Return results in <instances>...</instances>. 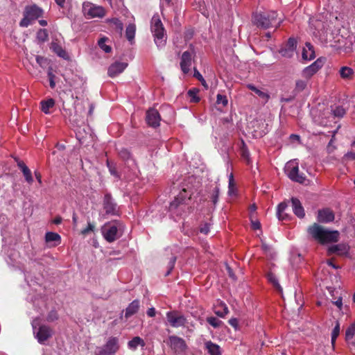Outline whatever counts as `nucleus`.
Listing matches in <instances>:
<instances>
[{"instance_id": "9", "label": "nucleus", "mask_w": 355, "mask_h": 355, "mask_svg": "<svg viewBox=\"0 0 355 355\" xmlns=\"http://www.w3.org/2000/svg\"><path fill=\"white\" fill-rule=\"evenodd\" d=\"M119 348L118 338H109L105 345L99 348L97 355H114Z\"/></svg>"}, {"instance_id": "40", "label": "nucleus", "mask_w": 355, "mask_h": 355, "mask_svg": "<svg viewBox=\"0 0 355 355\" xmlns=\"http://www.w3.org/2000/svg\"><path fill=\"white\" fill-rule=\"evenodd\" d=\"M207 321L214 328L220 327L223 324V322L215 317H208Z\"/></svg>"}, {"instance_id": "33", "label": "nucleus", "mask_w": 355, "mask_h": 355, "mask_svg": "<svg viewBox=\"0 0 355 355\" xmlns=\"http://www.w3.org/2000/svg\"><path fill=\"white\" fill-rule=\"evenodd\" d=\"M339 74L343 79H351L354 74V71L348 67H343L339 70Z\"/></svg>"}, {"instance_id": "2", "label": "nucleus", "mask_w": 355, "mask_h": 355, "mask_svg": "<svg viewBox=\"0 0 355 355\" xmlns=\"http://www.w3.org/2000/svg\"><path fill=\"white\" fill-rule=\"evenodd\" d=\"M309 235L321 244L336 242L338 240L339 232L336 230H329L318 223H314L308 228Z\"/></svg>"}, {"instance_id": "48", "label": "nucleus", "mask_w": 355, "mask_h": 355, "mask_svg": "<svg viewBox=\"0 0 355 355\" xmlns=\"http://www.w3.org/2000/svg\"><path fill=\"white\" fill-rule=\"evenodd\" d=\"M229 194L233 195L234 193V183L233 174L231 173L229 176Z\"/></svg>"}, {"instance_id": "17", "label": "nucleus", "mask_w": 355, "mask_h": 355, "mask_svg": "<svg viewBox=\"0 0 355 355\" xmlns=\"http://www.w3.org/2000/svg\"><path fill=\"white\" fill-rule=\"evenodd\" d=\"M146 119L150 126L156 128L159 125L160 116L158 111L154 108L147 111Z\"/></svg>"}, {"instance_id": "49", "label": "nucleus", "mask_w": 355, "mask_h": 355, "mask_svg": "<svg viewBox=\"0 0 355 355\" xmlns=\"http://www.w3.org/2000/svg\"><path fill=\"white\" fill-rule=\"evenodd\" d=\"M291 261L293 265L298 266L302 261V257L300 254H293Z\"/></svg>"}, {"instance_id": "10", "label": "nucleus", "mask_w": 355, "mask_h": 355, "mask_svg": "<svg viewBox=\"0 0 355 355\" xmlns=\"http://www.w3.org/2000/svg\"><path fill=\"white\" fill-rule=\"evenodd\" d=\"M166 315L167 322L173 327H184L186 324L185 317L178 311H168Z\"/></svg>"}, {"instance_id": "4", "label": "nucleus", "mask_w": 355, "mask_h": 355, "mask_svg": "<svg viewBox=\"0 0 355 355\" xmlns=\"http://www.w3.org/2000/svg\"><path fill=\"white\" fill-rule=\"evenodd\" d=\"M277 14L275 11H270L268 13H259L253 16L254 23L260 28L266 29L270 27H277L280 24V21L277 19Z\"/></svg>"}, {"instance_id": "29", "label": "nucleus", "mask_w": 355, "mask_h": 355, "mask_svg": "<svg viewBox=\"0 0 355 355\" xmlns=\"http://www.w3.org/2000/svg\"><path fill=\"white\" fill-rule=\"evenodd\" d=\"M139 308V302L138 300L132 301L125 309V315L129 318L133 314L136 313Z\"/></svg>"}, {"instance_id": "32", "label": "nucleus", "mask_w": 355, "mask_h": 355, "mask_svg": "<svg viewBox=\"0 0 355 355\" xmlns=\"http://www.w3.org/2000/svg\"><path fill=\"white\" fill-rule=\"evenodd\" d=\"M145 343L143 339L139 336L134 337L131 340L128 342V347L131 349H136L138 346H144Z\"/></svg>"}, {"instance_id": "57", "label": "nucleus", "mask_w": 355, "mask_h": 355, "mask_svg": "<svg viewBox=\"0 0 355 355\" xmlns=\"http://www.w3.org/2000/svg\"><path fill=\"white\" fill-rule=\"evenodd\" d=\"M175 261H176V258L175 257L171 258V259L169 262V270L167 272L166 275H168L171 272V270L173 268Z\"/></svg>"}, {"instance_id": "13", "label": "nucleus", "mask_w": 355, "mask_h": 355, "mask_svg": "<svg viewBox=\"0 0 355 355\" xmlns=\"http://www.w3.org/2000/svg\"><path fill=\"white\" fill-rule=\"evenodd\" d=\"M103 209L108 215H118L119 209L110 193H106L103 198Z\"/></svg>"}, {"instance_id": "54", "label": "nucleus", "mask_w": 355, "mask_h": 355, "mask_svg": "<svg viewBox=\"0 0 355 355\" xmlns=\"http://www.w3.org/2000/svg\"><path fill=\"white\" fill-rule=\"evenodd\" d=\"M210 230V223H205L200 228V232L204 234H207Z\"/></svg>"}, {"instance_id": "26", "label": "nucleus", "mask_w": 355, "mask_h": 355, "mask_svg": "<svg viewBox=\"0 0 355 355\" xmlns=\"http://www.w3.org/2000/svg\"><path fill=\"white\" fill-rule=\"evenodd\" d=\"M348 248L345 244L340 243L330 246L328 248L329 254H343L347 252Z\"/></svg>"}, {"instance_id": "15", "label": "nucleus", "mask_w": 355, "mask_h": 355, "mask_svg": "<svg viewBox=\"0 0 355 355\" xmlns=\"http://www.w3.org/2000/svg\"><path fill=\"white\" fill-rule=\"evenodd\" d=\"M128 67V63L123 62H115L107 69V75L110 78H114L121 73Z\"/></svg>"}, {"instance_id": "6", "label": "nucleus", "mask_w": 355, "mask_h": 355, "mask_svg": "<svg viewBox=\"0 0 355 355\" xmlns=\"http://www.w3.org/2000/svg\"><path fill=\"white\" fill-rule=\"evenodd\" d=\"M121 224L117 221L106 223L102 227L101 232L104 239L109 243L116 241L119 236V230Z\"/></svg>"}, {"instance_id": "60", "label": "nucleus", "mask_w": 355, "mask_h": 355, "mask_svg": "<svg viewBox=\"0 0 355 355\" xmlns=\"http://www.w3.org/2000/svg\"><path fill=\"white\" fill-rule=\"evenodd\" d=\"M261 247H262L263 250L266 253L270 252V250L272 249L270 245H269L265 243H262Z\"/></svg>"}, {"instance_id": "23", "label": "nucleus", "mask_w": 355, "mask_h": 355, "mask_svg": "<svg viewBox=\"0 0 355 355\" xmlns=\"http://www.w3.org/2000/svg\"><path fill=\"white\" fill-rule=\"evenodd\" d=\"M55 101L50 98L40 102L41 110L46 114H49L52 112V110L55 107Z\"/></svg>"}, {"instance_id": "50", "label": "nucleus", "mask_w": 355, "mask_h": 355, "mask_svg": "<svg viewBox=\"0 0 355 355\" xmlns=\"http://www.w3.org/2000/svg\"><path fill=\"white\" fill-rule=\"evenodd\" d=\"M339 332H340V327H339V324H338L334 327V329H333L332 333H331V342L333 344L335 343L336 339L338 336Z\"/></svg>"}, {"instance_id": "62", "label": "nucleus", "mask_w": 355, "mask_h": 355, "mask_svg": "<svg viewBox=\"0 0 355 355\" xmlns=\"http://www.w3.org/2000/svg\"><path fill=\"white\" fill-rule=\"evenodd\" d=\"M229 324L234 327H236L238 325V320L236 318H231L229 320Z\"/></svg>"}, {"instance_id": "52", "label": "nucleus", "mask_w": 355, "mask_h": 355, "mask_svg": "<svg viewBox=\"0 0 355 355\" xmlns=\"http://www.w3.org/2000/svg\"><path fill=\"white\" fill-rule=\"evenodd\" d=\"M94 228H95L94 225L92 223H91L90 222H89L87 227L81 230V234L83 235H87L89 232H94Z\"/></svg>"}, {"instance_id": "20", "label": "nucleus", "mask_w": 355, "mask_h": 355, "mask_svg": "<svg viewBox=\"0 0 355 355\" xmlns=\"http://www.w3.org/2000/svg\"><path fill=\"white\" fill-rule=\"evenodd\" d=\"M291 204L294 214L300 218H304L305 216L304 209L300 201L297 198H292Z\"/></svg>"}, {"instance_id": "28", "label": "nucleus", "mask_w": 355, "mask_h": 355, "mask_svg": "<svg viewBox=\"0 0 355 355\" xmlns=\"http://www.w3.org/2000/svg\"><path fill=\"white\" fill-rule=\"evenodd\" d=\"M214 313L220 318H225V315L229 313V310L225 303L220 302L215 306Z\"/></svg>"}, {"instance_id": "45", "label": "nucleus", "mask_w": 355, "mask_h": 355, "mask_svg": "<svg viewBox=\"0 0 355 355\" xmlns=\"http://www.w3.org/2000/svg\"><path fill=\"white\" fill-rule=\"evenodd\" d=\"M119 155L124 160H128L131 158L130 153L126 148H121L119 151Z\"/></svg>"}, {"instance_id": "46", "label": "nucleus", "mask_w": 355, "mask_h": 355, "mask_svg": "<svg viewBox=\"0 0 355 355\" xmlns=\"http://www.w3.org/2000/svg\"><path fill=\"white\" fill-rule=\"evenodd\" d=\"M47 74H48V77L49 79L50 87L52 89H53L55 87V76L53 74V73L52 71V68L49 69Z\"/></svg>"}, {"instance_id": "37", "label": "nucleus", "mask_w": 355, "mask_h": 355, "mask_svg": "<svg viewBox=\"0 0 355 355\" xmlns=\"http://www.w3.org/2000/svg\"><path fill=\"white\" fill-rule=\"evenodd\" d=\"M308 80H309L307 79L297 80L295 82V91H297V92H302L306 87Z\"/></svg>"}, {"instance_id": "41", "label": "nucleus", "mask_w": 355, "mask_h": 355, "mask_svg": "<svg viewBox=\"0 0 355 355\" xmlns=\"http://www.w3.org/2000/svg\"><path fill=\"white\" fill-rule=\"evenodd\" d=\"M198 89H192L188 91V96L190 98L191 102L196 103L198 102L200 98L198 96Z\"/></svg>"}, {"instance_id": "27", "label": "nucleus", "mask_w": 355, "mask_h": 355, "mask_svg": "<svg viewBox=\"0 0 355 355\" xmlns=\"http://www.w3.org/2000/svg\"><path fill=\"white\" fill-rule=\"evenodd\" d=\"M45 241L48 243L54 242L53 246H57L61 243V237L58 233L49 232L46 233Z\"/></svg>"}, {"instance_id": "55", "label": "nucleus", "mask_w": 355, "mask_h": 355, "mask_svg": "<svg viewBox=\"0 0 355 355\" xmlns=\"http://www.w3.org/2000/svg\"><path fill=\"white\" fill-rule=\"evenodd\" d=\"M37 63L41 67H44L45 63L46 62V59L42 56L37 55L35 58Z\"/></svg>"}, {"instance_id": "39", "label": "nucleus", "mask_w": 355, "mask_h": 355, "mask_svg": "<svg viewBox=\"0 0 355 355\" xmlns=\"http://www.w3.org/2000/svg\"><path fill=\"white\" fill-rule=\"evenodd\" d=\"M49 34L46 29H40L37 33V38L40 42H45L48 40Z\"/></svg>"}, {"instance_id": "3", "label": "nucleus", "mask_w": 355, "mask_h": 355, "mask_svg": "<svg viewBox=\"0 0 355 355\" xmlns=\"http://www.w3.org/2000/svg\"><path fill=\"white\" fill-rule=\"evenodd\" d=\"M150 28L157 46L158 48L164 46L166 42V34L158 15H155L152 17Z\"/></svg>"}, {"instance_id": "34", "label": "nucleus", "mask_w": 355, "mask_h": 355, "mask_svg": "<svg viewBox=\"0 0 355 355\" xmlns=\"http://www.w3.org/2000/svg\"><path fill=\"white\" fill-rule=\"evenodd\" d=\"M287 208V204L286 202H281L277 207V215L279 220H284L286 218V215L284 214V211Z\"/></svg>"}, {"instance_id": "59", "label": "nucleus", "mask_w": 355, "mask_h": 355, "mask_svg": "<svg viewBox=\"0 0 355 355\" xmlns=\"http://www.w3.org/2000/svg\"><path fill=\"white\" fill-rule=\"evenodd\" d=\"M57 313L55 311H52L50 313V314L48 316V320L49 321H53L55 319L57 318Z\"/></svg>"}, {"instance_id": "24", "label": "nucleus", "mask_w": 355, "mask_h": 355, "mask_svg": "<svg viewBox=\"0 0 355 355\" xmlns=\"http://www.w3.org/2000/svg\"><path fill=\"white\" fill-rule=\"evenodd\" d=\"M302 58L305 60H311L315 58L313 46L309 42L305 44L302 53Z\"/></svg>"}, {"instance_id": "31", "label": "nucleus", "mask_w": 355, "mask_h": 355, "mask_svg": "<svg viewBox=\"0 0 355 355\" xmlns=\"http://www.w3.org/2000/svg\"><path fill=\"white\" fill-rule=\"evenodd\" d=\"M136 32V26L134 24H130L125 30V36L128 40L132 44Z\"/></svg>"}, {"instance_id": "8", "label": "nucleus", "mask_w": 355, "mask_h": 355, "mask_svg": "<svg viewBox=\"0 0 355 355\" xmlns=\"http://www.w3.org/2000/svg\"><path fill=\"white\" fill-rule=\"evenodd\" d=\"M83 12L84 15L88 19L103 17L105 14V10L102 6H96L90 2L83 3Z\"/></svg>"}, {"instance_id": "36", "label": "nucleus", "mask_w": 355, "mask_h": 355, "mask_svg": "<svg viewBox=\"0 0 355 355\" xmlns=\"http://www.w3.org/2000/svg\"><path fill=\"white\" fill-rule=\"evenodd\" d=\"M107 40L108 39L107 37H102L98 40V44L103 51L105 53H110L112 47L110 45L106 44V42Z\"/></svg>"}, {"instance_id": "7", "label": "nucleus", "mask_w": 355, "mask_h": 355, "mask_svg": "<svg viewBox=\"0 0 355 355\" xmlns=\"http://www.w3.org/2000/svg\"><path fill=\"white\" fill-rule=\"evenodd\" d=\"M37 320H34L32 322L33 333L37 341L41 344H44L52 336V330L46 325H41L37 328Z\"/></svg>"}, {"instance_id": "38", "label": "nucleus", "mask_w": 355, "mask_h": 355, "mask_svg": "<svg viewBox=\"0 0 355 355\" xmlns=\"http://www.w3.org/2000/svg\"><path fill=\"white\" fill-rule=\"evenodd\" d=\"M267 279L268 280V282H270L271 284H273V286L278 290L279 291H282V288L278 282V280L276 277V276L272 273V272H269L268 275H267Z\"/></svg>"}, {"instance_id": "53", "label": "nucleus", "mask_w": 355, "mask_h": 355, "mask_svg": "<svg viewBox=\"0 0 355 355\" xmlns=\"http://www.w3.org/2000/svg\"><path fill=\"white\" fill-rule=\"evenodd\" d=\"M334 135L332 137L331 140L329 141L327 146V150L328 153H331L334 151L336 149V146L334 145Z\"/></svg>"}, {"instance_id": "58", "label": "nucleus", "mask_w": 355, "mask_h": 355, "mask_svg": "<svg viewBox=\"0 0 355 355\" xmlns=\"http://www.w3.org/2000/svg\"><path fill=\"white\" fill-rule=\"evenodd\" d=\"M334 304L339 309H341L343 306V300L342 297H339L335 302H334Z\"/></svg>"}, {"instance_id": "51", "label": "nucleus", "mask_w": 355, "mask_h": 355, "mask_svg": "<svg viewBox=\"0 0 355 355\" xmlns=\"http://www.w3.org/2000/svg\"><path fill=\"white\" fill-rule=\"evenodd\" d=\"M32 20L33 19H31L30 17H28V15L25 12L24 17L20 21V26L22 27H27L31 24Z\"/></svg>"}, {"instance_id": "30", "label": "nucleus", "mask_w": 355, "mask_h": 355, "mask_svg": "<svg viewBox=\"0 0 355 355\" xmlns=\"http://www.w3.org/2000/svg\"><path fill=\"white\" fill-rule=\"evenodd\" d=\"M205 347L210 355H220L221 354L220 347L211 341L206 342Z\"/></svg>"}, {"instance_id": "19", "label": "nucleus", "mask_w": 355, "mask_h": 355, "mask_svg": "<svg viewBox=\"0 0 355 355\" xmlns=\"http://www.w3.org/2000/svg\"><path fill=\"white\" fill-rule=\"evenodd\" d=\"M247 87L254 92L259 97L263 103L265 104L268 101L270 95L265 89H259L252 84H248Z\"/></svg>"}, {"instance_id": "64", "label": "nucleus", "mask_w": 355, "mask_h": 355, "mask_svg": "<svg viewBox=\"0 0 355 355\" xmlns=\"http://www.w3.org/2000/svg\"><path fill=\"white\" fill-rule=\"evenodd\" d=\"M252 226L253 229L258 230V229L260 228L261 225H260L259 222L256 221V222H252Z\"/></svg>"}, {"instance_id": "22", "label": "nucleus", "mask_w": 355, "mask_h": 355, "mask_svg": "<svg viewBox=\"0 0 355 355\" xmlns=\"http://www.w3.org/2000/svg\"><path fill=\"white\" fill-rule=\"evenodd\" d=\"M168 339L171 347L175 350H183L186 347L184 340L180 337L171 336Z\"/></svg>"}, {"instance_id": "42", "label": "nucleus", "mask_w": 355, "mask_h": 355, "mask_svg": "<svg viewBox=\"0 0 355 355\" xmlns=\"http://www.w3.org/2000/svg\"><path fill=\"white\" fill-rule=\"evenodd\" d=\"M333 114L336 117H343L345 114V110L342 106H336L331 110Z\"/></svg>"}, {"instance_id": "63", "label": "nucleus", "mask_w": 355, "mask_h": 355, "mask_svg": "<svg viewBox=\"0 0 355 355\" xmlns=\"http://www.w3.org/2000/svg\"><path fill=\"white\" fill-rule=\"evenodd\" d=\"M194 77H196L198 80H202V76L201 73L195 68L194 69Z\"/></svg>"}, {"instance_id": "43", "label": "nucleus", "mask_w": 355, "mask_h": 355, "mask_svg": "<svg viewBox=\"0 0 355 355\" xmlns=\"http://www.w3.org/2000/svg\"><path fill=\"white\" fill-rule=\"evenodd\" d=\"M219 196V189L217 187H215L211 191L210 196H209L212 201L214 205H216L218 202Z\"/></svg>"}, {"instance_id": "56", "label": "nucleus", "mask_w": 355, "mask_h": 355, "mask_svg": "<svg viewBox=\"0 0 355 355\" xmlns=\"http://www.w3.org/2000/svg\"><path fill=\"white\" fill-rule=\"evenodd\" d=\"M107 167L109 168L110 173L115 177H118L119 175L116 173L115 167L113 166L112 165H111L109 162H107Z\"/></svg>"}, {"instance_id": "47", "label": "nucleus", "mask_w": 355, "mask_h": 355, "mask_svg": "<svg viewBox=\"0 0 355 355\" xmlns=\"http://www.w3.org/2000/svg\"><path fill=\"white\" fill-rule=\"evenodd\" d=\"M216 103L218 105H222L223 107L227 105L228 101L227 96L222 94L217 95Z\"/></svg>"}, {"instance_id": "1", "label": "nucleus", "mask_w": 355, "mask_h": 355, "mask_svg": "<svg viewBox=\"0 0 355 355\" xmlns=\"http://www.w3.org/2000/svg\"><path fill=\"white\" fill-rule=\"evenodd\" d=\"M310 24L314 26L317 30V32H313V35L318 37L322 43L329 44L331 46H341L340 40L343 39V36L340 35L338 30H333L332 26L329 24L324 25L320 21H314L312 19H311Z\"/></svg>"}, {"instance_id": "35", "label": "nucleus", "mask_w": 355, "mask_h": 355, "mask_svg": "<svg viewBox=\"0 0 355 355\" xmlns=\"http://www.w3.org/2000/svg\"><path fill=\"white\" fill-rule=\"evenodd\" d=\"M355 336V322L350 324L345 332V339L347 342L352 340Z\"/></svg>"}, {"instance_id": "16", "label": "nucleus", "mask_w": 355, "mask_h": 355, "mask_svg": "<svg viewBox=\"0 0 355 355\" xmlns=\"http://www.w3.org/2000/svg\"><path fill=\"white\" fill-rule=\"evenodd\" d=\"M193 53L190 51H184L181 57L180 67L184 73H187L190 71Z\"/></svg>"}, {"instance_id": "21", "label": "nucleus", "mask_w": 355, "mask_h": 355, "mask_svg": "<svg viewBox=\"0 0 355 355\" xmlns=\"http://www.w3.org/2000/svg\"><path fill=\"white\" fill-rule=\"evenodd\" d=\"M25 12L28 15V17H30L31 19L35 20L42 17L43 14V10L38 6L34 5L29 7H26Z\"/></svg>"}, {"instance_id": "44", "label": "nucleus", "mask_w": 355, "mask_h": 355, "mask_svg": "<svg viewBox=\"0 0 355 355\" xmlns=\"http://www.w3.org/2000/svg\"><path fill=\"white\" fill-rule=\"evenodd\" d=\"M52 48L56 53L62 58H65L66 52L64 51L60 46H59L57 44L53 43Z\"/></svg>"}, {"instance_id": "12", "label": "nucleus", "mask_w": 355, "mask_h": 355, "mask_svg": "<svg viewBox=\"0 0 355 355\" xmlns=\"http://www.w3.org/2000/svg\"><path fill=\"white\" fill-rule=\"evenodd\" d=\"M297 48V41L294 38H289L287 43L281 47L279 53L282 57L290 58L293 56Z\"/></svg>"}, {"instance_id": "5", "label": "nucleus", "mask_w": 355, "mask_h": 355, "mask_svg": "<svg viewBox=\"0 0 355 355\" xmlns=\"http://www.w3.org/2000/svg\"><path fill=\"white\" fill-rule=\"evenodd\" d=\"M284 171L288 178L293 182L304 183L306 177L303 173H300L298 162L296 160L288 162L284 167Z\"/></svg>"}, {"instance_id": "18", "label": "nucleus", "mask_w": 355, "mask_h": 355, "mask_svg": "<svg viewBox=\"0 0 355 355\" xmlns=\"http://www.w3.org/2000/svg\"><path fill=\"white\" fill-rule=\"evenodd\" d=\"M317 218L320 223H328L334 220L335 216L332 210L324 208L318 211Z\"/></svg>"}, {"instance_id": "61", "label": "nucleus", "mask_w": 355, "mask_h": 355, "mask_svg": "<svg viewBox=\"0 0 355 355\" xmlns=\"http://www.w3.org/2000/svg\"><path fill=\"white\" fill-rule=\"evenodd\" d=\"M155 313H156V311H155V308L152 307V308H149L147 311V315L149 316V317H154L155 315Z\"/></svg>"}, {"instance_id": "11", "label": "nucleus", "mask_w": 355, "mask_h": 355, "mask_svg": "<svg viewBox=\"0 0 355 355\" xmlns=\"http://www.w3.org/2000/svg\"><path fill=\"white\" fill-rule=\"evenodd\" d=\"M193 193L190 190L183 188L182 191L179 193L178 197L170 203L169 209L173 211L178 209L180 206L186 203L187 200H190Z\"/></svg>"}, {"instance_id": "25", "label": "nucleus", "mask_w": 355, "mask_h": 355, "mask_svg": "<svg viewBox=\"0 0 355 355\" xmlns=\"http://www.w3.org/2000/svg\"><path fill=\"white\" fill-rule=\"evenodd\" d=\"M17 166L21 170L26 181L30 184H32L33 182V178L31 171L27 166L23 162H18Z\"/></svg>"}, {"instance_id": "14", "label": "nucleus", "mask_w": 355, "mask_h": 355, "mask_svg": "<svg viewBox=\"0 0 355 355\" xmlns=\"http://www.w3.org/2000/svg\"><path fill=\"white\" fill-rule=\"evenodd\" d=\"M322 67V61L320 59H318L314 62H313L311 65L305 67L302 72V76L305 79H310L314 74H315Z\"/></svg>"}]
</instances>
